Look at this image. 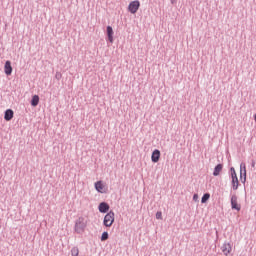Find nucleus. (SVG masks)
<instances>
[{"label": "nucleus", "instance_id": "2", "mask_svg": "<svg viewBox=\"0 0 256 256\" xmlns=\"http://www.w3.org/2000/svg\"><path fill=\"white\" fill-rule=\"evenodd\" d=\"M113 223H115V212L110 211L105 215L103 225L105 227H111Z\"/></svg>", "mask_w": 256, "mask_h": 256}, {"label": "nucleus", "instance_id": "20", "mask_svg": "<svg viewBox=\"0 0 256 256\" xmlns=\"http://www.w3.org/2000/svg\"><path fill=\"white\" fill-rule=\"evenodd\" d=\"M252 167H255V161H252Z\"/></svg>", "mask_w": 256, "mask_h": 256}, {"label": "nucleus", "instance_id": "8", "mask_svg": "<svg viewBox=\"0 0 256 256\" xmlns=\"http://www.w3.org/2000/svg\"><path fill=\"white\" fill-rule=\"evenodd\" d=\"M231 207L232 209H235L236 211H241V205L237 202V196L233 195L231 197Z\"/></svg>", "mask_w": 256, "mask_h": 256}, {"label": "nucleus", "instance_id": "16", "mask_svg": "<svg viewBox=\"0 0 256 256\" xmlns=\"http://www.w3.org/2000/svg\"><path fill=\"white\" fill-rule=\"evenodd\" d=\"M210 197H211V194H209V193L204 194L201 199V203H207L209 201Z\"/></svg>", "mask_w": 256, "mask_h": 256}, {"label": "nucleus", "instance_id": "12", "mask_svg": "<svg viewBox=\"0 0 256 256\" xmlns=\"http://www.w3.org/2000/svg\"><path fill=\"white\" fill-rule=\"evenodd\" d=\"M14 112L11 109L5 111L4 119L5 121H11L13 119Z\"/></svg>", "mask_w": 256, "mask_h": 256}, {"label": "nucleus", "instance_id": "6", "mask_svg": "<svg viewBox=\"0 0 256 256\" xmlns=\"http://www.w3.org/2000/svg\"><path fill=\"white\" fill-rule=\"evenodd\" d=\"M95 189L98 193H107V186L103 184V181H97L95 183Z\"/></svg>", "mask_w": 256, "mask_h": 256}, {"label": "nucleus", "instance_id": "4", "mask_svg": "<svg viewBox=\"0 0 256 256\" xmlns=\"http://www.w3.org/2000/svg\"><path fill=\"white\" fill-rule=\"evenodd\" d=\"M139 7H141V2H139V0H134L129 3L128 11L132 15H135V13H137L139 11Z\"/></svg>", "mask_w": 256, "mask_h": 256}, {"label": "nucleus", "instance_id": "14", "mask_svg": "<svg viewBox=\"0 0 256 256\" xmlns=\"http://www.w3.org/2000/svg\"><path fill=\"white\" fill-rule=\"evenodd\" d=\"M107 36H108V41L113 43V27L107 26Z\"/></svg>", "mask_w": 256, "mask_h": 256}, {"label": "nucleus", "instance_id": "7", "mask_svg": "<svg viewBox=\"0 0 256 256\" xmlns=\"http://www.w3.org/2000/svg\"><path fill=\"white\" fill-rule=\"evenodd\" d=\"M159 159H161V151L154 150L151 155V161L152 163H159Z\"/></svg>", "mask_w": 256, "mask_h": 256}, {"label": "nucleus", "instance_id": "1", "mask_svg": "<svg viewBox=\"0 0 256 256\" xmlns=\"http://www.w3.org/2000/svg\"><path fill=\"white\" fill-rule=\"evenodd\" d=\"M85 229H87V220L85 217H80L76 220L74 231L76 233H84Z\"/></svg>", "mask_w": 256, "mask_h": 256}, {"label": "nucleus", "instance_id": "5", "mask_svg": "<svg viewBox=\"0 0 256 256\" xmlns=\"http://www.w3.org/2000/svg\"><path fill=\"white\" fill-rule=\"evenodd\" d=\"M240 179L242 183H245V181H247V167L245 166V163H242L240 165Z\"/></svg>", "mask_w": 256, "mask_h": 256}, {"label": "nucleus", "instance_id": "10", "mask_svg": "<svg viewBox=\"0 0 256 256\" xmlns=\"http://www.w3.org/2000/svg\"><path fill=\"white\" fill-rule=\"evenodd\" d=\"M98 209L100 213H107V211H109V204L102 202L99 204Z\"/></svg>", "mask_w": 256, "mask_h": 256}, {"label": "nucleus", "instance_id": "17", "mask_svg": "<svg viewBox=\"0 0 256 256\" xmlns=\"http://www.w3.org/2000/svg\"><path fill=\"white\" fill-rule=\"evenodd\" d=\"M109 239V233L103 232L101 236V241H107Z\"/></svg>", "mask_w": 256, "mask_h": 256}, {"label": "nucleus", "instance_id": "15", "mask_svg": "<svg viewBox=\"0 0 256 256\" xmlns=\"http://www.w3.org/2000/svg\"><path fill=\"white\" fill-rule=\"evenodd\" d=\"M32 107H37L39 105V95H34L31 100Z\"/></svg>", "mask_w": 256, "mask_h": 256}, {"label": "nucleus", "instance_id": "11", "mask_svg": "<svg viewBox=\"0 0 256 256\" xmlns=\"http://www.w3.org/2000/svg\"><path fill=\"white\" fill-rule=\"evenodd\" d=\"M232 251V247L229 243H225L222 246V252L224 253V255H229V253H231Z\"/></svg>", "mask_w": 256, "mask_h": 256}, {"label": "nucleus", "instance_id": "19", "mask_svg": "<svg viewBox=\"0 0 256 256\" xmlns=\"http://www.w3.org/2000/svg\"><path fill=\"white\" fill-rule=\"evenodd\" d=\"M199 199V196L197 195V194H195L194 196H193V200L194 201H197Z\"/></svg>", "mask_w": 256, "mask_h": 256}, {"label": "nucleus", "instance_id": "3", "mask_svg": "<svg viewBox=\"0 0 256 256\" xmlns=\"http://www.w3.org/2000/svg\"><path fill=\"white\" fill-rule=\"evenodd\" d=\"M230 173L232 177V189L234 191H237V189H239V178L237 177V172L235 171V168H230Z\"/></svg>", "mask_w": 256, "mask_h": 256}, {"label": "nucleus", "instance_id": "9", "mask_svg": "<svg viewBox=\"0 0 256 256\" xmlns=\"http://www.w3.org/2000/svg\"><path fill=\"white\" fill-rule=\"evenodd\" d=\"M4 73H6V75H11L13 73V67L11 66V61H6L4 65Z\"/></svg>", "mask_w": 256, "mask_h": 256}, {"label": "nucleus", "instance_id": "18", "mask_svg": "<svg viewBox=\"0 0 256 256\" xmlns=\"http://www.w3.org/2000/svg\"><path fill=\"white\" fill-rule=\"evenodd\" d=\"M156 219H163V213L161 211L156 213Z\"/></svg>", "mask_w": 256, "mask_h": 256}, {"label": "nucleus", "instance_id": "13", "mask_svg": "<svg viewBox=\"0 0 256 256\" xmlns=\"http://www.w3.org/2000/svg\"><path fill=\"white\" fill-rule=\"evenodd\" d=\"M221 171H223V164H218L214 168V172H213L214 177H218V175H221Z\"/></svg>", "mask_w": 256, "mask_h": 256}]
</instances>
